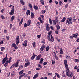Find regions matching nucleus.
I'll use <instances>...</instances> for the list:
<instances>
[{
  "label": "nucleus",
  "mask_w": 79,
  "mask_h": 79,
  "mask_svg": "<svg viewBox=\"0 0 79 79\" xmlns=\"http://www.w3.org/2000/svg\"><path fill=\"white\" fill-rule=\"evenodd\" d=\"M47 74L48 76H52V73H48Z\"/></svg>",
  "instance_id": "nucleus-60"
},
{
  "label": "nucleus",
  "mask_w": 79,
  "mask_h": 79,
  "mask_svg": "<svg viewBox=\"0 0 79 79\" xmlns=\"http://www.w3.org/2000/svg\"><path fill=\"white\" fill-rule=\"evenodd\" d=\"M31 20H29L28 21L27 23H27V26H30L31 25Z\"/></svg>",
  "instance_id": "nucleus-16"
},
{
  "label": "nucleus",
  "mask_w": 79,
  "mask_h": 79,
  "mask_svg": "<svg viewBox=\"0 0 79 79\" xmlns=\"http://www.w3.org/2000/svg\"><path fill=\"white\" fill-rule=\"evenodd\" d=\"M11 59H12V57H10L9 58V60L8 61L9 63H11Z\"/></svg>",
  "instance_id": "nucleus-34"
},
{
  "label": "nucleus",
  "mask_w": 79,
  "mask_h": 79,
  "mask_svg": "<svg viewBox=\"0 0 79 79\" xmlns=\"http://www.w3.org/2000/svg\"><path fill=\"white\" fill-rule=\"evenodd\" d=\"M35 58V54L33 53L32 56L31 57V59L32 60H34V58Z\"/></svg>",
  "instance_id": "nucleus-17"
},
{
  "label": "nucleus",
  "mask_w": 79,
  "mask_h": 79,
  "mask_svg": "<svg viewBox=\"0 0 79 79\" xmlns=\"http://www.w3.org/2000/svg\"><path fill=\"white\" fill-rule=\"evenodd\" d=\"M52 31H50L48 33V35H51V34H52Z\"/></svg>",
  "instance_id": "nucleus-44"
},
{
  "label": "nucleus",
  "mask_w": 79,
  "mask_h": 79,
  "mask_svg": "<svg viewBox=\"0 0 79 79\" xmlns=\"http://www.w3.org/2000/svg\"><path fill=\"white\" fill-rule=\"evenodd\" d=\"M55 32L56 34H58V30H56Z\"/></svg>",
  "instance_id": "nucleus-57"
},
{
  "label": "nucleus",
  "mask_w": 79,
  "mask_h": 79,
  "mask_svg": "<svg viewBox=\"0 0 79 79\" xmlns=\"http://www.w3.org/2000/svg\"><path fill=\"white\" fill-rule=\"evenodd\" d=\"M73 60L75 62H79V60L77 59H74Z\"/></svg>",
  "instance_id": "nucleus-33"
},
{
  "label": "nucleus",
  "mask_w": 79,
  "mask_h": 79,
  "mask_svg": "<svg viewBox=\"0 0 79 79\" xmlns=\"http://www.w3.org/2000/svg\"><path fill=\"white\" fill-rule=\"evenodd\" d=\"M66 21V17H64L63 18L62 20L61 21V23H63V22H64Z\"/></svg>",
  "instance_id": "nucleus-18"
},
{
  "label": "nucleus",
  "mask_w": 79,
  "mask_h": 79,
  "mask_svg": "<svg viewBox=\"0 0 79 79\" xmlns=\"http://www.w3.org/2000/svg\"><path fill=\"white\" fill-rule=\"evenodd\" d=\"M40 24V22H38L37 23V26H39Z\"/></svg>",
  "instance_id": "nucleus-55"
},
{
  "label": "nucleus",
  "mask_w": 79,
  "mask_h": 79,
  "mask_svg": "<svg viewBox=\"0 0 79 79\" xmlns=\"http://www.w3.org/2000/svg\"><path fill=\"white\" fill-rule=\"evenodd\" d=\"M39 76V73H36L35 75L33 77L34 78L36 79L37 77Z\"/></svg>",
  "instance_id": "nucleus-19"
},
{
  "label": "nucleus",
  "mask_w": 79,
  "mask_h": 79,
  "mask_svg": "<svg viewBox=\"0 0 79 79\" xmlns=\"http://www.w3.org/2000/svg\"><path fill=\"white\" fill-rule=\"evenodd\" d=\"M14 19H15V16H12L11 18V21L12 22H13V20H14Z\"/></svg>",
  "instance_id": "nucleus-27"
},
{
  "label": "nucleus",
  "mask_w": 79,
  "mask_h": 79,
  "mask_svg": "<svg viewBox=\"0 0 79 79\" xmlns=\"http://www.w3.org/2000/svg\"><path fill=\"white\" fill-rule=\"evenodd\" d=\"M68 7V4H66L65 6V8H67Z\"/></svg>",
  "instance_id": "nucleus-56"
},
{
  "label": "nucleus",
  "mask_w": 79,
  "mask_h": 79,
  "mask_svg": "<svg viewBox=\"0 0 79 79\" xmlns=\"http://www.w3.org/2000/svg\"><path fill=\"white\" fill-rule=\"evenodd\" d=\"M56 28L57 29V30L60 29V25H56Z\"/></svg>",
  "instance_id": "nucleus-36"
},
{
  "label": "nucleus",
  "mask_w": 79,
  "mask_h": 79,
  "mask_svg": "<svg viewBox=\"0 0 79 79\" xmlns=\"http://www.w3.org/2000/svg\"><path fill=\"white\" fill-rule=\"evenodd\" d=\"M50 50V47L49 46H47L46 48V51H48Z\"/></svg>",
  "instance_id": "nucleus-30"
},
{
  "label": "nucleus",
  "mask_w": 79,
  "mask_h": 79,
  "mask_svg": "<svg viewBox=\"0 0 79 79\" xmlns=\"http://www.w3.org/2000/svg\"><path fill=\"white\" fill-rule=\"evenodd\" d=\"M45 48V45L43 44L40 48V50H41V51H43V50H44Z\"/></svg>",
  "instance_id": "nucleus-8"
},
{
  "label": "nucleus",
  "mask_w": 79,
  "mask_h": 79,
  "mask_svg": "<svg viewBox=\"0 0 79 79\" xmlns=\"http://www.w3.org/2000/svg\"><path fill=\"white\" fill-rule=\"evenodd\" d=\"M39 18H40L41 19H42V20H44V16L43 15H41L40 16V17H39Z\"/></svg>",
  "instance_id": "nucleus-21"
},
{
  "label": "nucleus",
  "mask_w": 79,
  "mask_h": 79,
  "mask_svg": "<svg viewBox=\"0 0 79 79\" xmlns=\"http://www.w3.org/2000/svg\"><path fill=\"white\" fill-rule=\"evenodd\" d=\"M56 79V75H55L53 78V79Z\"/></svg>",
  "instance_id": "nucleus-64"
},
{
  "label": "nucleus",
  "mask_w": 79,
  "mask_h": 79,
  "mask_svg": "<svg viewBox=\"0 0 79 79\" xmlns=\"http://www.w3.org/2000/svg\"><path fill=\"white\" fill-rule=\"evenodd\" d=\"M38 20L41 22V23H44V21L42 20V19L40 18H38Z\"/></svg>",
  "instance_id": "nucleus-29"
},
{
  "label": "nucleus",
  "mask_w": 79,
  "mask_h": 79,
  "mask_svg": "<svg viewBox=\"0 0 79 79\" xmlns=\"http://www.w3.org/2000/svg\"><path fill=\"white\" fill-rule=\"evenodd\" d=\"M23 72H24V70H22V71H21L19 73V75H20L21 74H22L23 73Z\"/></svg>",
  "instance_id": "nucleus-31"
},
{
  "label": "nucleus",
  "mask_w": 79,
  "mask_h": 79,
  "mask_svg": "<svg viewBox=\"0 0 79 79\" xmlns=\"http://www.w3.org/2000/svg\"><path fill=\"white\" fill-rule=\"evenodd\" d=\"M62 76L63 77H66V75L64 74H63L62 75Z\"/></svg>",
  "instance_id": "nucleus-63"
},
{
  "label": "nucleus",
  "mask_w": 79,
  "mask_h": 79,
  "mask_svg": "<svg viewBox=\"0 0 79 79\" xmlns=\"http://www.w3.org/2000/svg\"><path fill=\"white\" fill-rule=\"evenodd\" d=\"M20 2L22 5H24V2L23 0H21L20 1Z\"/></svg>",
  "instance_id": "nucleus-23"
},
{
  "label": "nucleus",
  "mask_w": 79,
  "mask_h": 79,
  "mask_svg": "<svg viewBox=\"0 0 79 79\" xmlns=\"http://www.w3.org/2000/svg\"><path fill=\"white\" fill-rule=\"evenodd\" d=\"M34 14L32 12H31V16L32 19H33V18H34Z\"/></svg>",
  "instance_id": "nucleus-24"
},
{
  "label": "nucleus",
  "mask_w": 79,
  "mask_h": 79,
  "mask_svg": "<svg viewBox=\"0 0 79 79\" xmlns=\"http://www.w3.org/2000/svg\"><path fill=\"white\" fill-rule=\"evenodd\" d=\"M28 5H29L30 8H31V9L32 8V5H31V4H29Z\"/></svg>",
  "instance_id": "nucleus-42"
},
{
  "label": "nucleus",
  "mask_w": 79,
  "mask_h": 79,
  "mask_svg": "<svg viewBox=\"0 0 79 79\" xmlns=\"http://www.w3.org/2000/svg\"><path fill=\"white\" fill-rule=\"evenodd\" d=\"M40 56H41V54H40L38 55L36 57V60L38 61L40 59Z\"/></svg>",
  "instance_id": "nucleus-11"
},
{
  "label": "nucleus",
  "mask_w": 79,
  "mask_h": 79,
  "mask_svg": "<svg viewBox=\"0 0 79 79\" xmlns=\"http://www.w3.org/2000/svg\"><path fill=\"white\" fill-rule=\"evenodd\" d=\"M66 69V70H67V71L66 70V76H68V77H72V76H73V73L71 72V74H70V71L69 69V68H68Z\"/></svg>",
  "instance_id": "nucleus-1"
},
{
  "label": "nucleus",
  "mask_w": 79,
  "mask_h": 79,
  "mask_svg": "<svg viewBox=\"0 0 79 79\" xmlns=\"http://www.w3.org/2000/svg\"><path fill=\"white\" fill-rule=\"evenodd\" d=\"M7 54H6V57L4 58L2 61V64H5V61H6V59L7 58Z\"/></svg>",
  "instance_id": "nucleus-4"
},
{
  "label": "nucleus",
  "mask_w": 79,
  "mask_h": 79,
  "mask_svg": "<svg viewBox=\"0 0 79 79\" xmlns=\"http://www.w3.org/2000/svg\"><path fill=\"white\" fill-rule=\"evenodd\" d=\"M71 21H72V18L71 17L70 18L68 17L66 21V24H68V25H70V24H72L73 22Z\"/></svg>",
  "instance_id": "nucleus-2"
},
{
  "label": "nucleus",
  "mask_w": 79,
  "mask_h": 79,
  "mask_svg": "<svg viewBox=\"0 0 79 79\" xmlns=\"http://www.w3.org/2000/svg\"><path fill=\"white\" fill-rule=\"evenodd\" d=\"M15 43L17 45H18V44H19V40H16Z\"/></svg>",
  "instance_id": "nucleus-32"
},
{
  "label": "nucleus",
  "mask_w": 79,
  "mask_h": 79,
  "mask_svg": "<svg viewBox=\"0 0 79 79\" xmlns=\"http://www.w3.org/2000/svg\"><path fill=\"white\" fill-rule=\"evenodd\" d=\"M25 76V73H23L22 75H21L19 76V79H21V77H23Z\"/></svg>",
  "instance_id": "nucleus-10"
},
{
  "label": "nucleus",
  "mask_w": 79,
  "mask_h": 79,
  "mask_svg": "<svg viewBox=\"0 0 79 79\" xmlns=\"http://www.w3.org/2000/svg\"><path fill=\"white\" fill-rule=\"evenodd\" d=\"M15 67V68H17L18 66V64H17V63H15V64H14L10 68V69H11V68H13L14 67Z\"/></svg>",
  "instance_id": "nucleus-7"
},
{
  "label": "nucleus",
  "mask_w": 79,
  "mask_h": 79,
  "mask_svg": "<svg viewBox=\"0 0 79 79\" xmlns=\"http://www.w3.org/2000/svg\"><path fill=\"white\" fill-rule=\"evenodd\" d=\"M19 61H20V60L19 59H18L17 60V61L16 63H17V64H19Z\"/></svg>",
  "instance_id": "nucleus-50"
},
{
  "label": "nucleus",
  "mask_w": 79,
  "mask_h": 79,
  "mask_svg": "<svg viewBox=\"0 0 79 79\" xmlns=\"http://www.w3.org/2000/svg\"><path fill=\"white\" fill-rule=\"evenodd\" d=\"M78 36V33H77V34H73L72 35V36H71L70 37V39H73V37H75V38H77V36Z\"/></svg>",
  "instance_id": "nucleus-5"
},
{
  "label": "nucleus",
  "mask_w": 79,
  "mask_h": 79,
  "mask_svg": "<svg viewBox=\"0 0 79 79\" xmlns=\"http://www.w3.org/2000/svg\"><path fill=\"white\" fill-rule=\"evenodd\" d=\"M66 56L67 59H68V58L69 59H70V58H71V57L70 56Z\"/></svg>",
  "instance_id": "nucleus-51"
},
{
  "label": "nucleus",
  "mask_w": 79,
  "mask_h": 79,
  "mask_svg": "<svg viewBox=\"0 0 79 79\" xmlns=\"http://www.w3.org/2000/svg\"><path fill=\"white\" fill-rule=\"evenodd\" d=\"M26 14L27 16H28L29 15H31V12H30V10H27V12H26Z\"/></svg>",
  "instance_id": "nucleus-15"
},
{
  "label": "nucleus",
  "mask_w": 79,
  "mask_h": 79,
  "mask_svg": "<svg viewBox=\"0 0 79 79\" xmlns=\"http://www.w3.org/2000/svg\"><path fill=\"white\" fill-rule=\"evenodd\" d=\"M33 8H34V9H35V10H38V6H37V5H34Z\"/></svg>",
  "instance_id": "nucleus-20"
},
{
  "label": "nucleus",
  "mask_w": 79,
  "mask_h": 79,
  "mask_svg": "<svg viewBox=\"0 0 79 79\" xmlns=\"http://www.w3.org/2000/svg\"><path fill=\"white\" fill-rule=\"evenodd\" d=\"M5 49V48L4 47H1V51H3Z\"/></svg>",
  "instance_id": "nucleus-37"
},
{
  "label": "nucleus",
  "mask_w": 79,
  "mask_h": 79,
  "mask_svg": "<svg viewBox=\"0 0 79 79\" xmlns=\"http://www.w3.org/2000/svg\"><path fill=\"white\" fill-rule=\"evenodd\" d=\"M11 47H14L16 50H17L18 49V46L15 43H13L12 44V45H11Z\"/></svg>",
  "instance_id": "nucleus-6"
},
{
  "label": "nucleus",
  "mask_w": 79,
  "mask_h": 79,
  "mask_svg": "<svg viewBox=\"0 0 79 79\" xmlns=\"http://www.w3.org/2000/svg\"><path fill=\"white\" fill-rule=\"evenodd\" d=\"M48 62H44L43 64H42L43 65H46V64H47Z\"/></svg>",
  "instance_id": "nucleus-39"
},
{
  "label": "nucleus",
  "mask_w": 79,
  "mask_h": 79,
  "mask_svg": "<svg viewBox=\"0 0 79 79\" xmlns=\"http://www.w3.org/2000/svg\"><path fill=\"white\" fill-rule=\"evenodd\" d=\"M40 2L42 5H44V1L43 0H40Z\"/></svg>",
  "instance_id": "nucleus-25"
},
{
  "label": "nucleus",
  "mask_w": 79,
  "mask_h": 79,
  "mask_svg": "<svg viewBox=\"0 0 79 79\" xmlns=\"http://www.w3.org/2000/svg\"><path fill=\"white\" fill-rule=\"evenodd\" d=\"M47 25L46 26V27H50L49 26L50 25L48 24V23H46Z\"/></svg>",
  "instance_id": "nucleus-59"
},
{
  "label": "nucleus",
  "mask_w": 79,
  "mask_h": 79,
  "mask_svg": "<svg viewBox=\"0 0 79 79\" xmlns=\"http://www.w3.org/2000/svg\"><path fill=\"white\" fill-rule=\"evenodd\" d=\"M49 22L50 24H51V25L52 24V20L50 18H49Z\"/></svg>",
  "instance_id": "nucleus-35"
},
{
  "label": "nucleus",
  "mask_w": 79,
  "mask_h": 79,
  "mask_svg": "<svg viewBox=\"0 0 79 79\" xmlns=\"http://www.w3.org/2000/svg\"><path fill=\"white\" fill-rule=\"evenodd\" d=\"M30 64V62H28L27 63H25V65L24 66L25 67H27V66H28V65H29Z\"/></svg>",
  "instance_id": "nucleus-13"
},
{
  "label": "nucleus",
  "mask_w": 79,
  "mask_h": 79,
  "mask_svg": "<svg viewBox=\"0 0 79 79\" xmlns=\"http://www.w3.org/2000/svg\"><path fill=\"white\" fill-rule=\"evenodd\" d=\"M15 74L16 73H15V72L14 71H13L11 73V76H12V77H13L14 76H15Z\"/></svg>",
  "instance_id": "nucleus-12"
},
{
  "label": "nucleus",
  "mask_w": 79,
  "mask_h": 79,
  "mask_svg": "<svg viewBox=\"0 0 79 79\" xmlns=\"http://www.w3.org/2000/svg\"><path fill=\"white\" fill-rule=\"evenodd\" d=\"M54 57L56 60H58V57L57 56H54Z\"/></svg>",
  "instance_id": "nucleus-40"
},
{
  "label": "nucleus",
  "mask_w": 79,
  "mask_h": 79,
  "mask_svg": "<svg viewBox=\"0 0 79 79\" xmlns=\"http://www.w3.org/2000/svg\"><path fill=\"white\" fill-rule=\"evenodd\" d=\"M9 14H10V15H13L14 13H13V12H10L9 13Z\"/></svg>",
  "instance_id": "nucleus-52"
},
{
  "label": "nucleus",
  "mask_w": 79,
  "mask_h": 79,
  "mask_svg": "<svg viewBox=\"0 0 79 79\" xmlns=\"http://www.w3.org/2000/svg\"><path fill=\"white\" fill-rule=\"evenodd\" d=\"M8 63H9V62H8V61H7L5 62V64H4V65L5 67H6V66H7L8 65Z\"/></svg>",
  "instance_id": "nucleus-14"
},
{
  "label": "nucleus",
  "mask_w": 79,
  "mask_h": 79,
  "mask_svg": "<svg viewBox=\"0 0 79 79\" xmlns=\"http://www.w3.org/2000/svg\"><path fill=\"white\" fill-rule=\"evenodd\" d=\"M60 55H62L63 53V49L62 48H60Z\"/></svg>",
  "instance_id": "nucleus-22"
},
{
  "label": "nucleus",
  "mask_w": 79,
  "mask_h": 79,
  "mask_svg": "<svg viewBox=\"0 0 79 79\" xmlns=\"http://www.w3.org/2000/svg\"><path fill=\"white\" fill-rule=\"evenodd\" d=\"M27 45V41L26 40H25L24 42L23 46L26 47Z\"/></svg>",
  "instance_id": "nucleus-9"
},
{
  "label": "nucleus",
  "mask_w": 79,
  "mask_h": 79,
  "mask_svg": "<svg viewBox=\"0 0 79 79\" xmlns=\"http://www.w3.org/2000/svg\"><path fill=\"white\" fill-rule=\"evenodd\" d=\"M4 32L5 34H6V33H7V30H5L4 31Z\"/></svg>",
  "instance_id": "nucleus-61"
},
{
  "label": "nucleus",
  "mask_w": 79,
  "mask_h": 79,
  "mask_svg": "<svg viewBox=\"0 0 79 79\" xmlns=\"http://www.w3.org/2000/svg\"><path fill=\"white\" fill-rule=\"evenodd\" d=\"M52 21L53 23V24L54 25H56V21H55V20H52Z\"/></svg>",
  "instance_id": "nucleus-38"
},
{
  "label": "nucleus",
  "mask_w": 79,
  "mask_h": 79,
  "mask_svg": "<svg viewBox=\"0 0 79 79\" xmlns=\"http://www.w3.org/2000/svg\"><path fill=\"white\" fill-rule=\"evenodd\" d=\"M11 74V72H9L7 75V77H9V76H10V74Z\"/></svg>",
  "instance_id": "nucleus-41"
},
{
  "label": "nucleus",
  "mask_w": 79,
  "mask_h": 79,
  "mask_svg": "<svg viewBox=\"0 0 79 79\" xmlns=\"http://www.w3.org/2000/svg\"><path fill=\"white\" fill-rule=\"evenodd\" d=\"M50 30V27H46V31H49Z\"/></svg>",
  "instance_id": "nucleus-48"
},
{
  "label": "nucleus",
  "mask_w": 79,
  "mask_h": 79,
  "mask_svg": "<svg viewBox=\"0 0 79 79\" xmlns=\"http://www.w3.org/2000/svg\"><path fill=\"white\" fill-rule=\"evenodd\" d=\"M58 17H56L55 18V20L56 21H57L58 20Z\"/></svg>",
  "instance_id": "nucleus-46"
},
{
  "label": "nucleus",
  "mask_w": 79,
  "mask_h": 79,
  "mask_svg": "<svg viewBox=\"0 0 79 79\" xmlns=\"http://www.w3.org/2000/svg\"><path fill=\"white\" fill-rule=\"evenodd\" d=\"M59 5H60V6H62V5H63V3H62V2L61 1H59Z\"/></svg>",
  "instance_id": "nucleus-26"
},
{
  "label": "nucleus",
  "mask_w": 79,
  "mask_h": 79,
  "mask_svg": "<svg viewBox=\"0 0 79 79\" xmlns=\"http://www.w3.org/2000/svg\"><path fill=\"white\" fill-rule=\"evenodd\" d=\"M25 61L26 62H27V63H28V62H29V60H28V59H25Z\"/></svg>",
  "instance_id": "nucleus-62"
},
{
  "label": "nucleus",
  "mask_w": 79,
  "mask_h": 79,
  "mask_svg": "<svg viewBox=\"0 0 79 79\" xmlns=\"http://www.w3.org/2000/svg\"><path fill=\"white\" fill-rule=\"evenodd\" d=\"M52 64H55V60H52Z\"/></svg>",
  "instance_id": "nucleus-47"
},
{
  "label": "nucleus",
  "mask_w": 79,
  "mask_h": 79,
  "mask_svg": "<svg viewBox=\"0 0 79 79\" xmlns=\"http://www.w3.org/2000/svg\"><path fill=\"white\" fill-rule=\"evenodd\" d=\"M12 26H13V25H12V24H10V29H11V28L12 27Z\"/></svg>",
  "instance_id": "nucleus-58"
},
{
  "label": "nucleus",
  "mask_w": 79,
  "mask_h": 79,
  "mask_svg": "<svg viewBox=\"0 0 79 79\" xmlns=\"http://www.w3.org/2000/svg\"><path fill=\"white\" fill-rule=\"evenodd\" d=\"M64 64H65V66L66 69L68 68V63H67V60H64Z\"/></svg>",
  "instance_id": "nucleus-3"
},
{
  "label": "nucleus",
  "mask_w": 79,
  "mask_h": 79,
  "mask_svg": "<svg viewBox=\"0 0 79 79\" xmlns=\"http://www.w3.org/2000/svg\"><path fill=\"white\" fill-rule=\"evenodd\" d=\"M26 11V8L25 7H24L22 9V12H24Z\"/></svg>",
  "instance_id": "nucleus-45"
},
{
  "label": "nucleus",
  "mask_w": 79,
  "mask_h": 79,
  "mask_svg": "<svg viewBox=\"0 0 79 79\" xmlns=\"http://www.w3.org/2000/svg\"><path fill=\"white\" fill-rule=\"evenodd\" d=\"M50 40H54V38L52 35H51V39Z\"/></svg>",
  "instance_id": "nucleus-49"
},
{
  "label": "nucleus",
  "mask_w": 79,
  "mask_h": 79,
  "mask_svg": "<svg viewBox=\"0 0 79 79\" xmlns=\"http://www.w3.org/2000/svg\"><path fill=\"white\" fill-rule=\"evenodd\" d=\"M42 13L44 14V13H45V12H46V11L44 10H42Z\"/></svg>",
  "instance_id": "nucleus-54"
},
{
  "label": "nucleus",
  "mask_w": 79,
  "mask_h": 79,
  "mask_svg": "<svg viewBox=\"0 0 79 79\" xmlns=\"http://www.w3.org/2000/svg\"><path fill=\"white\" fill-rule=\"evenodd\" d=\"M14 11H15V9H14V8H13V9H12L11 10V12L12 13H14Z\"/></svg>",
  "instance_id": "nucleus-53"
},
{
  "label": "nucleus",
  "mask_w": 79,
  "mask_h": 79,
  "mask_svg": "<svg viewBox=\"0 0 79 79\" xmlns=\"http://www.w3.org/2000/svg\"><path fill=\"white\" fill-rule=\"evenodd\" d=\"M1 18L2 19H5V17L3 15H1Z\"/></svg>",
  "instance_id": "nucleus-43"
},
{
  "label": "nucleus",
  "mask_w": 79,
  "mask_h": 79,
  "mask_svg": "<svg viewBox=\"0 0 79 79\" xmlns=\"http://www.w3.org/2000/svg\"><path fill=\"white\" fill-rule=\"evenodd\" d=\"M36 44L35 43V42H33L32 43L33 46L34 47V48H35V45Z\"/></svg>",
  "instance_id": "nucleus-28"
}]
</instances>
